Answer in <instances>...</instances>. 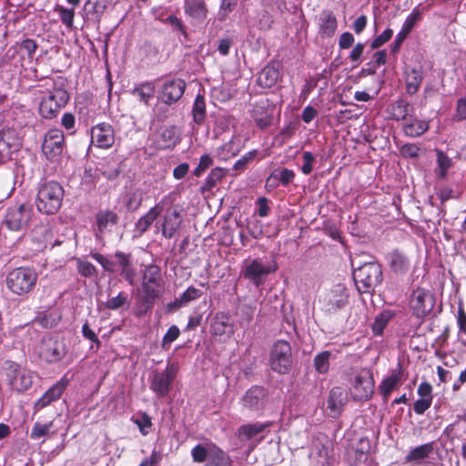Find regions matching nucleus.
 <instances>
[{
  "instance_id": "1",
  "label": "nucleus",
  "mask_w": 466,
  "mask_h": 466,
  "mask_svg": "<svg viewBox=\"0 0 466 466\" xmlns=\"http://www.w3.org/2000/svg\"><path fill=\"white\" fill-rule=\"evenodd\" d=\"M353 279L360 293H370L382 281L380 265L367 262L353 270Z\"/></svg>"
},
{
  "instance_id": "2",
  "label": "nucleus",
  "mask_w": 466,
  "mask_h": 466,
  "mask_svg": "<svg viewBox=\"0 0 466 466\" xmlns=\"http://www.w3.org/2000/svg\"><path fill=\"white\" fill-rule=\"evenodd\" d=\"M3 369L8 384L13 390L24 392L33 385L34 372L25 367L12 360H6Z\"/></svg>"
},
{
  "instance_id": "3",
  "label": "nucleus",
  "mask_w": 466,
  "mask_h": 466,
  "mask_svg": "<svg viewBox=\"0 0 466 466\" xmlns=\"http://www.w3.org/2000/svg\"><path fill=\"white\" fill-rule=\"evenodd\" d=\"M36 273L30 268L20 267L11 270L5 279L7 288L15 294L30 292L35 285Z\"/></svg>"
},
{
  "instance_id": "4",
  "label": "nucleus",
  "mask_w": 466,
  "mask_h": 466,
  "mask_svg": "<svg viewBox=\"0 0 466 466\" xmlns=\"http://www.w3.org/2000/svg\"><path fill=\"white\" fill-rule=\"evenodd\" d=\"M141 285L146 301L153 302L159 298L164 289L160 268L155 264L146 266L142 274Z\"/></svg>"
},
{
  "instance_id": "5",
  "label": "nucleus",
  "mask_w": 466,
  "mask_h": 466,
  "mask_svg": "<svg viewBox=\"0 0 466 466\" xmlns=\"http://www.w3.org/2000/svg\"><path fill=\"white\" fill-rule=\"evenodd\" d=\"M37 210L46 215H56L58 211V183L55 180L42 183L35 201Z\"/></svg>"
},
{
  "instance_id": "6",
  "label": "nucleus",
  "mask_w": 466,
  "mask_h": 466,
  "mask_svg": "<svg viewBox=\"0 0 466 466\" xmlns=\"http://www.w3.org/2000/svg\"><path fill=\"white\" fill-rule=\"evenodd\" d=\"M291 347L286 340L280 339L274 343L269 357L271 369L280 374L289 372L291 368Z\"/></svg>"
},
{
  "instance_id": "7",
  "label": "nucleus",
  "mask_w": 466,
  "mask_h": 466,
  "mask_svg": "<svg viewBox=\"0 0 466 466\" xmlns=\"http://www.w3.org/2000/svg\"><path fill=\"white\" fill-rule=\"evenodd\" d=\"M350 390L354 400H370L374 392V380L372 373L367 370H363L356 373L352 379Z\"/></svg>"
},
{
  "instance_id": "8",
  "label": "nucleus",
  "mask_w": 466,
  "mask_h": 466,
  "mask_svg": "<svg viewBox=\"0 0 466 466\" xmlns=\"http://www.w3.org/2000/svg\"><path fill=\"white\" fill-rule=\"evenodd\" d=\"M163 212V216L157 222V228L165 238H172L177 234L183 223V216L175 207L164 208Z\"/></svg>"
},
{
  "instance_id": "9",
  "label": "nucleus",
  "mask_w": 466,
  "mask_h": 466,
  "mask_svg": "<svg viewBox=\"0 0 466 466\" xmlns=\"http://www.w3.org/2000/svg\"><path fill=\"white\" fill-rule=\"evenodd\" d=\"M410 304L413 314L423 318L433 309L435 298L430 290L417 288L410 295Z\"/></svg>"
},
{
  "instance_id": "10",
  "label": "nucleus",
  "mask_w": 466,
  "mask_h": 466,
  "mask_svg": "<svg viewBox=\"0 0 466 466\" xmlns=\"http://www.w3.org/2000/svg\"><path fill=\"white\" fill-rule=\"evenodd\" d=\"M36 48L37 45L35 41L27 38L20 43H16L15 46H11L6 52V56L15 58L17 56L18 60L15 63V66L19 63L21 67L27 68V66L32 65L34 61Z\"/></svg>"
},
{
  "instance_id": "11",
  "label": "nucleus",
  "mask_w": 466,
  "mask_h": 466,
  "mask_svg": "<svg viewBox=\"0 0 466 466\" xmlns=\"http://www.w3.org/2000/svg\"><path fill=\"white\" fill-rule=\"evenodd\" d=\"M278 269L276 262L264 265L260 259H247L243 269L244 278L251 280L256 286L263 282V277L275 272Z\"/></svg>"
},
{
  "instance_id": "12",
  "label": "nucleus",
  "mask_w": 466,
  "mask_h": 466,
  "mask_svg": "<svg viewBox=\"0 0 466 466\" xmlns=\"http://www.w3.org/2000/svg\"><path fill=\"white\" fill-rule=\"evenodd\" d=\"M175 373L176 370L173 366H167L165 370L156 372L150 382V390L158 397L167 396Z\"/></svg>"
},
{
  "instance_id": "13",
  "label": "nucleus",
  "mask_w": 466,
  "mask_h": 466,
  "mask_svg": "<svg viewBox=\"0 0 466 466\" xmlns=\"http://www.w3.org/2000/svg\"><path fill=\"white\" fill-rule=\"evenodd\" d=\"M92 144L100 148H109L115 142L113 127L108 123H100L91 129Z\"/></svg>"
},
{
  "instance_id": "14",
  "label": "nucleus",
  "mask_w": 466,
  "mask_h": 466,
  "mask_svg": "<svg viewBox=\"0 0 466 466\" xmlns=\"http://www.w3.org/2000/svg\"><path fill=\"white\" fill-rule=\"evenodd\" d=\"M29 217V208L25 205H20L7 209L5 223L9 229L18 231L26 226Z\"/></svg>"
},
{
  "instance_id": "15",
  "label": "nucleus",
  "mask_w": 466,
  "mask_h": 466,
  "mask_svg": "<svg viewBox=\"0 0 466 466\" xmlns=\"http://www.w3.org/2000/svg\"><path fill=\"white\" fill-rule=\"evenodd\" d=\"M265 402L266 390L258 386L251 387L241 398L242 408L249 411L261 410L265 406Z\"/></svg>"
},
{
  "instance_id": "16",
  "label": "nucleus",
  "mask_w": 466,
  "mask_h": 466,
  "mask_svg": "<svg viewBox=\"0 0 466 466\" xmlns=\"http://www.w3.org/2000/svg\"><path fill=\"white\" fill-rule=\"evenodd\" d=\"M20 143L12 130L0 132V164L11 158L14 152L19 150Z\"/></svg>"
},
{
  "instance_id": "17",
  "label": "nucleus",
  "mask_w": 466,
  "mask_h": 466,
  "mask_svg": "<svg viewBox=\"0 0 466 466\" xmlns=\"http://www.w3.org/2000/svg\"><path fill=\"white\" fill-rule=\"evenodd\" d=\"M42 152L46 159L56 168L58 161V129L52 128L45 136L42 144Z\"/></svg>"
},
{
  "instance_id": "18",
  "label": "nucleus",
  "mask_w": 466,
  "mask_h": 466,
  "mask_svg": "<svg viewBox=\"0 0 466 466\" xmlns=\"http://www.w3.org/2000/svg\"><path fill=\"white\" fill-rule=\"evenodd\" d=\"M163 211L164 199H161L145 215L140 217L135 224V231L138 234V236H142L145 232H147Z\"/></svg>"
},
{
  "instance_id": "19",
  "label": "nucleus",
  "mask_w": 466,
  "mask_h": 466,
  "mask_svg": "<svg viewBox=\"0 0 466 466\" xmlns=\"http://www.w3.org/2000/svg\"><path fill=\"white\" fill-rule=\"evenodd\" d=\"M186 83L182 79H173L163 85L161 97L166 104L177 102L184 94Z\"/></svg>"
},
{
  "instance_id": "20",
  "label": "nucleus",
  "mask_w": 466,
  "mask_h": 466,
  "mask_svg": "<svg viewBox=\"0 0 466 466\" xmlns=\"http://www.w3.org/2000/svg\"><path fill=\"white\" fill-rule=\"evenodd\" d=\"M242 147L243 143L240 136L234 134L216 149V155L221 160H228L237 156Z\"/></svg>"
},
{
  "instance_id": "21",
  "label": "nucleus",
  "mask_w": 466,
  "mask_h": 466,
  "mask_svg": "<svg viewBox=\"0 0 466 466\" xmlns=\"http://www.w3.org/2000/svg\"><path fill=\"white\" fill-rule=\"evenodd\" d=\"M116 259V268L120 270L121 276L130 285H134L136 278V269L131 262V255L121 251L115 253Z\"/></svg>"
},
{
  "instance_id": "22",
  "label": "nucleus",
  "mask_w": 466,
  "mask_h": 466,
  "mask_svg": "<svg viewBox=\"0 0 466 466\" xmlns=\"http://www.w3.org/2000/svg\"><path fill=\"white\" fill-rule=\"evenodd\" d=\"M280 79L279 65L278 63L268 64L258 76V84L261 87L270 88Z\"/></svg>"
},
{
  "instance_id": "23",
  "label": "nucleus",
  "mask_w": 466,
  "mask_h": 466,
  "mask_svg": "<svg viewBox=\"0 0 466 466\" xmlns=\"http://www.w3.org/2000/svg\"><path fill=\"white\" fill-rule=\"evenodd\" d=\"M233 332L230 318L224 313L216 314L211 323V333L217 337L228 338Z\"/></svg>"
},
{
  "instance_id": "24",
  "label": "nucleus",
  "mask_w": 466,
  "mask_h": 466,
  "mask_svg": "<svg viewBox=\"0 0 466 466\" xmlns=\"http://www.w3.org/2000/svg\"><path fill=\"white\" fill-rule=\"evenodd\" d=\"M347 400V394L341 388L335 387L330 390L328 400V408L333 416H337L340 413Z\"/></svg>"
},
{
  "instance_id": "25",
  "label": "nucleus",
  "mask_w": 466,
  "mask_h": 466,
  "mask_svg": "<svg viewBox=\"0 0 466 466\" xmlns=\"http://www.w3.org/2000/svg\"><path fill=\"white\" fill-rule=\"evenodd\" d=\"M96 222L100 233L111 231V228L118 222V216L109 209L100 210L96 215Z\"/></svg>"
},
{
  "instance_id": "26",
  "label": "nucleus",
  "mask_w": 466,
  "mask_h": 466,
  "mask_svg": "<svg viewBox=\"0 0 466 466\" xmlns=\"http://www.w3.org/2000/svg\"><path fill=\"white\" fill-rule=\"evenodd\" d=\"M58 346L56 339L52 338L43 339L39 348V357L48 362H56L58 360Z\"/></svg>"
},
{
  "instance_id": "27",
  "label": "nucleus",
  "mask_w": 466,
  "mask_h": 466,
  "mask_svg": "<svg viewBox=\"0 0 466 466\" xmlns=\"http://www.w3.org/2000/svg\"><path fill=\"white\" fill-rule=\"evenodd\" d=\"M433 443L428 442L420 446H417L410 451L405 456V462L412 464H420L425 459H427L433 451Z\"/></svg>"
},
{
  "instance_id": "28",
  "label": "nucleus",
  "mask_w": 466,
  "mask_h": 466,
  "mask_svg": "<svg viewBox=\"0 0 466 466\" xmlns=\"http://www.w3.org/2000/svg\"><path fill=\"white\" fill-rule=\"evenodd\" d=\"M388 262L391 270L400 275L405 274L410 268V260L403 253L394 250L388 255Z\"/></svg>"
},
{
  "instance_id": "29",
  "label": "nucleus",
  "mask_w": 466,
  "mask_h": 466,
  "mask_svg": "<svg viewBox=\"0 0 466 466\" xmlns=\"http://www.w3.org/2000/svg\"><path fill=\"white\" fill-rule=\"evenodd\" d=\"M185 13L193 19L204 20L208 15L205 0H185Z\"/></svg>"
},
{
  "instance_id": "30",
  "label": "nucleus",
  "mask_w": 466,
  "mask_h": 466,
  "mask_svg": "<svg viewBox=\"0 0 466 466\" xmlns=\"http://www.w3.org/2000/svg\"><path fill=\"white\" fill-rule=\"evenodd\" d=\"M401 375L402 370L400 365L399 364L398 369L392 370L391 374L381 381L380 385L379 386V390L385 400H387L390 397L391 391L400 383L401 380Z\"/></svg>"
},
{
  "instance_id": "31",
  "label": "nucleus",
  "mask_w": 466,
  "mask_h": 466,
  "mask_svg": "<svg viewBox=\"0 0 466 466\" xmlns=\"http://www.w3.org/2000/svg\"><path fill=\"white\" fill-rule=\"evenodd\" d=\"M319 33L325 36H332L338 26L337 18L329 10H324L319 17Z\"/></svg>"
},
{
  "instance_id": "32",
  "label": "nucleus",
  "mask_w": 466,
  "mask_h": 466,
  "mask_svg": "<svg viewBox=\"0 0 466 466\" xmlns=\"http://www.w3.org/2000/svg\"><path fill=\"white\" fill-rule=\"evenodd\" d=\"M422 72L418 68H411L405 73L406 91L412 96L419 91L422 82Z\"/></svg>"
},
{
  "instance_id": "33",
  "label": "nucleus",
  "mask_w": 466,
  "mask_h": 466,
  "mask_svg": "<svg viewBox=\"0 0 466 466\" xmlns=\"http://www.w3.org/2000/svg\"><path fill=\"white\" fill-rule=\"evenodd\" d=\"M54 420L49 421H36L30 432L32 440H39L42 437H49L56 433V429L54 426Z\"/></svg>"
},
{
  "instance_id": "34",
  "label": "nucleus",
  "mask_w": 466,
  "mask_h": 466,
  "mask_svg": "<svg viewBox=\"0 0 466 466\" xmlns=\"http://www.w3.org/2000/svg\"><path fill=\"white\" fill-rule=\"evenodd\" d=\"M58 110V101L56 95H49L44 97L39 105V113L45 118H54Z\"/></svg>"
},
{
  "instance_id": "35",
  "label": "nucleus",
  "mask_w": 466,
  "mask_h": 466,
  "mask_svg": "<svg viewBox=\"0 0 466 466\" xmlns=\"http://www.w3.org/2000/svg\"><path fill=\"white\" fill-rule=\"evenodd\" d=\"M58 400V382L50 387L34 404L35 412L50 406Z\"/></svg>"
},
{
  "instance_id": "36",
  "label": "nucleus",
  "mask_w": 466,
  "mask_h": 466,
  "mask_svg": "<svg viewBox=\"0 0 466 466\" xmlns=\"http://www.w3.org/2000/svg\"><path fill=\"white\" fill-rule=\"evenodd\" d=\"M206 466H228L230 463L228 455L214 443H210V451Z\"/></svg>"
},
{
  "instance_id": "37",
  "label": "nucleus",
  "mask_w": 466,
  "mask_h": 466,
  "mask_svg": "<svg viewBox=\"0 0 466 466\" xmlns=\"http://www.w3.org/2000/svg\"><path fill=\"white\" fill-rule=\"evenodd\" d=\"M178 141L177 130L174 127H166L161 129L157 140L159 148H169L174 147Z\"/></svg>"
},
{
  "instance_id": "38",
  "label": "nucleus",
  "mask_w": 466,
  "mask_h": 466,
  "mask_svg": "<svg viewBox=\"0 0 466 466\" xmlns=\"http://www.w3.org/2000/svg\"><path fill=\"white\" fill-rule=\"evenodd\" d=\"M410 105L404 99H398L389 108L390 118L394 120L405 119L409 115Z\"/></svg>"
},
{
  "instance_id": "39",
  "label": "nucleus",
  "mask_w": 466,
  "mask_h": 466,
  "mask_svg": "<svg viewBox=\"0 0 466 466\" xmlns=\"http://www.w3.org/2000/svg\"><path fill=\"white\" fill-rule=\"evenodd\" d=\"M329 304L330 309H339L344 307L348 302V295L344 288L337 287L332 289L329 295Z\"/></svg>"
},
{
  "instance_id": "40",
  "label": "nucleus",
  "mask_w": 466,
  "mask_h": 466,
  "mask_svg": "<svg viewBox=\"0 0 466 466\" xmlns=\"http://www.w3.org/2000/svg\"><path fill=\"white\" fill-rule=\"evenodd\" d=\"M252 116L257 125L262 128L268 127L272 119L271 113H269L265 106L257 104L252 110Z\"/></svg>"
},
{
  "instance_id": "41",
  "label": "nucleus",
  "mask_w": 466,
  "mask_h": 466,
  "mask_svg": "<svg viewBox=\"0 0 466 466\" xmlns=\"http://www.w3.org/2000/svg\"><path fill=\"white\" fill-rule=\"evenodd\" d=\"M437 155V165L436 174L438 178L445 179L447 177L448 170L452 166L451 159L441 150H436Z\"/></svg>"
},
{
  "instance_id": "42",
  "label": "nucleus",
  "mask_w": 466,
  "mask_h": 466,
  "mask_svg": "<svg viewBox=\"0 0 466 466\" xmlns=\"http://www.w3.org/2000/svg\"><path fill=\"white\" fill-rule=\"evenodd\" d=\"M429 129V123L415 119L413 122L403 125V131L409 137H419Z\"/></svg>"
},
{
  "instance_id": "43",
  "label": "nucleus",
  "mask_w": 466,
  "mask_h": 466,
  "mask_svg": "<svg viewBox=\"0 0 466 466\" xmlns=\"http://www.w3.org/2000/svg\"><path fill=\"white\" fill-rule=\"evenodd\" d=\"M155 87L151 83H143L132 90V95L139 99V101L147 104L153 98Z\"/></svg>"
},
{
  "instance_id": "44",
  "label": "nucleus",
  "mask_w": 466,
  "mask_h": 466,
  "mask_svg": "<svg viewBox=\"0 0 466 466\" xmlns=\"http://www.w3.org/2000/svg\"><path fill=\"white\" fill-rule=\"evenodd\" d=\"M192 116L194 122L201 125L206 118V102L205 98L202 95H198L195 98L193 108H192Z\"/></svg>"
},
{
  "instance_id": "45",
  "label": "nucleus",
  "mask_w": 466,
  "mask_h": 466,
  "mask_svg": "<svg viewBox=\"0 0 466 466\" xmlns=\"http://www.w3.org/2000/svg\"><path fill=\"white\" fill-rule=\"evenodd\" d=\"M268 426V424L259 422L245 424L239 427L238 435L245 438L246 440H250L257 436L258 433L262 432Z\"/></svg>"
},
{
  "instance_id": "46",
  "label": "nucleus",
  "mask_w": 466,
  "mask_h": 466,
  "mask_svg": "<svg viewBox=\"0 0 466 466\" xmlns=\"http://www.w3.org/2000/svg\"><path fill=\"white\" fill-rule=\"evenodd\" d=\"M58 314L56 309L51 311H44L38 314L35 319V322L46 329L53 328L56 325Z\"/></svg>"
},
{
  "instance_id": "47",
  "label": "nucleus",
  "mask_w": 466,
  "mask_h": 466,
  "mask_svg": "<svg viewBox=\"0 0 466 466\" xmlns=\"http://www.w3.org/2000/svg\"><path fill=\"white\" fill-rule=\"evenodd\" d=\"M210 443L198 444L191 450V456L194 462L202 463L208 458Z\"/></svg>"
},
{
  "instance_id": "48",
  "label": "nucleus",
  "mask_w": 466,
  "mask_h": 466,
  "mask_svg": "<svg viewBox=\"0 0 466 466\" xmlns=\"http://www.w3.org/2000/svg\"><path fill=\"white\" fill-rule=\"evenodd\" d=\"M329 351H322L314 358V366L319 373L325 374L329 369Z\"/></svg>"
},
{
  "instance_id": "49",
  "label": "nucleus",
  "mask_w": 466,
  "mask_h": 466,
  "mask_svg": "<svg viewBox=\"0 0 466 466\" xmlns=\"http://www.w3.org/2000/svg\"><path fill=\"white\" fill-rule=\"evenodd\" d=\"M239 0H221L218 13L219 20H225L233 12Z\"/></svg>"
},
{
  "instance_id": "50",
  "label": "nucleus",
  "mask_w": 466,
  "mask_h": 466,
  "mask_svg": "<svg viewBox=\"0 0 466 466\" xmlns=\"http://www.w3.org/2000/svg\"><path fill=\"white\" fill-rule=\"evenodd\" d=\"M143 197L139 190H134L127 194L126 207L128 210H137L142 204Z\"/></svg>"
},
{
  "instance_id": "51",
  "label": "nucleus",
  "mask_w": 466,
  "mask_h": 466,
  "mask_svg": "<svg viewBox=\"0 0 466 466\" xmlns=\"http://www.w3.org/2000/svg\"><path fill=\"white\" fill-rule=\"evenodd\" d=\"M127 296L120 292L117 296L109 299L106 302V308L112 310H116L124 306L128 307Z\"/></svg>"
},
{
  "instance_id": "52",
  "label": "nucleus",
  "mask_w": 466,
  "mask_h": 466,
  "mask_svg": "<svg viewBox=\"0 0 466 466\" xmlns=\"http://www.w3.org/2000/svg\"><path fill=\"white\" fill-rule=\"evenodd\" d=\"M107 0H87L86 3V7L88 12L101 15L105 12L107 6Z\"/></svg>"
},
{
  "instance_id": "53",
  "label": "nucleus",
  "mask_w": 466,
  "mask_h": 466,
  "mask_svg": "<svg viewBox=\"0 0 466 466\" xmlns=\"http://www.w3.org/2000/svg\"><path fill=\"white\" fill-rule=\"evenodd\" d=\"M91 256L95 260H96L103 267V268L106 271L113 273L117 270L116 260V261L110 260L99 253H94Z\"/></svg>"
},
{
  "instance_id": "54",
  "label": "nucleus",
  "mask_w": 466,
  "mask_h": 466,
  "mask_svg": "<svg viewBox=\"0 0 466 466\" xmlns=\"http://www.w3.org/2000/svg\"><path fill=\"white\" fill-rule=\"evenodd\" d=\"M202 295V291L198 289H196L194 287H188L180 296L179 298V303L185 304L189 301L195 300L198 298H200Z\"/></svg>"
},
{
  "instance_id": "55",
  "label": "nucleus",
  "mask_w": 466,
  "mask_h": 466,
  "mask_svg": "<svg viewBox=\"0 0 466 466\" xmlns=\"http://www.w3.org/2000/svg\"><path fill=\"white\" fill-rule=\"evenodd\" d=\"M225 176V170L221 167L213 168L206 178V184L208 187H214Z\"/></svg>"
},
{
  "instance_id": "56",
  "label": "nucleus",
  "mask_w": 466,
  "mask_h": 466,
  "mask_svg": "<svg viewBox=\"0 0 466 466\" xmlns=\"http://www.w3.org/2000/svg\"><path fill=\"white\" fill-rule=\"evenodd\" d=\"M135 424L139 428L142 435H147L148 433L147 429L152 426L151 417L147 413H143L140 417L134 420Z\"/></svg>"
},
{
  "instance_id": "57",
  "label": "nucleus",
  "mask_w": 466,
  "mask_h": 466,
  "mask_svg": "<svg viewBox=\"0 0 466 466\" xmlns=\"http://www.w3.org/2000/svg\"><path fill=\"white\" fill-rule=\"evenodd\" d=\"M213 158L209 154H204L200 157L199 163L194 170L195 176H200L206 169L211 167Z\"/></svg>"
},
{
  "instance_id": "58",
  "label": "nucleus",
  "mask_w": 466,
  "mask_h": 466,
  "mask_svg": "<svg viewBox=\"0 0 466 466\" xmlns=\"http://www.w3.org/2000/svg\"><path fill=\"white\" fill-rule=\"evenodd\" d=\"M303 165L301 167V171L305 175H309L313 170V163L315 161V157L311 152L305 151L302 156Z\"/></svg>"
},
{
  "instance_id": "59",
  "label": "nucleus",
  "mask_w": 466,
  "mask_h": 466,
  "mask_svg": "<svg viewBox=\"0 0 466 466\" xmlns=\"http://www.w3.org/2000/svg\"><path fill=\"white\" fill-rule=\"evenodd\" d=\"M392 30L388 28L384 30L380 35H379L370 44V47L372 49L379 48L382 45H384L386 42H388L391 36H392Z\"/></svg>"
},
{
  "instance_id": "60",
  "label": "nucleus",
  "mask_w": 466,
  "mask_h": 466,
  "mask_svg": "<svg viewBox=\"0 0 466 466\" xmlns=\"http://www.w3.org/2000/svg\"><path fill=\"white\" fill-rule=\"evenodd\" d=\"M179 334L180 330L176 325H172L171 327H169V329L163 337L162 346L165 347L166 345L174 342L179 337Z\"/></svg>"
},
{
  "instance_id": "61",
  "label": "nucleus",
  "mask_w": 466,
  "mask_h": 466,
  "mask_svg": "<svg viewBox=\"0 0 466 466\" xmlns=\"http://www.w3.org/2000/svg\"><path fill=\"white\" fill-rule=\"evenodd\" d=\"M78 272L84 277H92L96 273L95 266L88 261H78Z\"/></svg>"
},
{
  "instance_id": "62",
  "label": "nucleus",
  "mask_w": 466,
  "mask_h": 466,
  "mask_svg": "<svg viewBox=\"0 0 466 466\" xmlns=\"http://www.w3.org/2000/svg\"><path fill=\"white\" fill-rule=\"evenodd\" d=\"M387 323H388V319L383 314L377 316L372 324L373 333L375 335L382 334Z\"/></svg>"
},
{
  "instance_id": "63",
  "label": "nucleus",
  "mask_w": 466,
  "mask_h": 466,
  "mask_svg": "<svg viewBox=\"0 0 466 466\" xmlns=\"http://www.w3.org/2000/svg\"><path fill=\"white\" fill-rule=\"evenodd\" d=\"M162 460V455L159 451L154 450L150 456L144 459L139 466H158Z\"/></svg>"
},
{
  "instance_id": "64",
  "label": "nucleus",
  "mask_w": 466,
  "mask_h": 466,
  "mask_svg": "<svg viewBox=\"0 0 466 466\" xmlns=\"http://www.w3.org/2000/svg\"><path fill=\"white\" fill-rule=\"evenodd\" d=\"M431 400L420 398L417 400L413 405L414 412L420 415L423 414L431 405Z\"/></svg>"
}]
</instances>
